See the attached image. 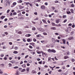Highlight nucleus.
<instances>
[{"label": "nucleus", "mask_w": 75, "mask_h": 75, "mask_svg": "<svg viewBox=\"0 0 75 75\" xmlns=\"http://www.w3.org/2000/svg\"><path fill=\"white\" fill-rule=\"evenodd\" d=\"M17 13H16L15 12V13H13V16H14V15H16Z\"/></svg>", "instance_id": "obj_34"}, {"label": "nucleus", "mask_w": 75, "mask_h": 75, "mask_svg": "<svg viewBox=\"0 0 75 75\" xmlns=\"http://www.w3.org/2000/svg\"><path fill=\"white\" fill-rule=\"evenodd\" d=\"M33 41H34V42H35V41H37V40H36L34 38L33 39Z\"/></svg>", "instance_id": "obj_30"}, {"label": "nucleus", "mask_w": 75, "mask_h": 75, "mask_svg": "<svg viewBox=\"0 0 75 75\" xmlns=\"http://www.w3.org/2000/svg\"><path fill=\"white\" fill-rule=\"evenodd\" d=\"M71 13H74L73 11H74V9H71Z\"/></svg>", "instance_id": "obj_19"}, {"label": "nucleus", "mask_w": 75, "mask_h": 75, "mask_svg": "<svg viewBox=\"0 0 75 75\" xmlns=\"http://www.w3.org/2000/svg\"><path fill=\"white\" fill-rule=\"evenodd\" d=\"M24 71H25V69H23L21 70V72H24Z\"/></svg>", "instance_id": "obj_15"}, {"label": "nucleus", "mask_w": 75, "mask_h": 75, "mask_svg": "<svg viewBox=\"0 0 75 75\" xmlns=\"http://www.w3.org/2000/svg\"><path fill=\"white\" fill-rule=\"evenodd\" d=\"M67 19L65 20L64 21V23H65V22H67Z\"/></svg>", "instance_id": "obj_57"}, {"label": "nucleus", "mask_w": 75, "mask_h": 75, "mask_svg": "<svg viewBox=\"0 0 75 75\" xmlns=\"http://www.w3.org/2000/svg\"><path fill=\"white\" fill-rule=\"evenodd\" d=\"M52 24L53 26H55V24L54 23H52Z\"/></svg>", "instance_id": "obj_18"}, {"label": "nucleus", "mask_w": 75, "mask_h": 75, "mask_svg": "<svg viewBox=\"0 0 75 75\" xmlns=\"http://www.w3.org/2000/svg\"><path fill=\"white\" fill-rule=\"evenodd\" d=\"M21 57H18V59H19V60H20V59H21Z\"/></svg>", "instance_id": "obj_44"}, {"label": "nucleus", "mask_w": 75, "mask_h": 75, "mask_svg": "<svg viewBox=\"0 0 75 75\" xmlns=\"http://www.w3.org/2000/svg\"><path fill=\"white\" fill-rule=\"evenodd\" d=\"M4 17H6L5 16H2L1 17V18H2V19H3V18H4Z\"/></svg>", "instance_id": "obj_24"}, {"label": "nucleus", "mask_w": 75, "mask_h": 75, "mask_svg": "<svg viewBox=\"0 0 75 75\" xmlns=\"http://www.w3.org/2000/svg\"><path fill=\"white\" fill-rule=\"evenodd\" d=\"M28 37H30L31 35H30V34H28Z\"/></svg>", "instance_id": "obj_58"}, {"label": "nucleus", "mask_w": 75, "mask_h": 75, "mask_svg": "<svg viewBox=\"0 0 75 75\" xmlns=\"http://www.w3.org/2000/svg\"><path fill=\"white\" fill-rule=\"evenodd\" d=\"M28 55H27L26 56H25V58H27V57H28Z\"/></svg>", "instance_id": "obj_54"}, {"label": "nucleus", "mask_w": 75, "mask_h": 75, "mask_svg": "<svg viewBox=\"0 0 75 75\" xmlns=\"http://www.w3.org/2000/svg\"><path fill=\"white\" fill-rule=\"evenodd\" d=\"M43 34L44 35H47V34L46 33H43Z\"/></svg>", "instance_id": "obj_29"}, {"label": "nucleus", "mask_w": 75, "mask_h": 75, "mask_svg": "<svg viewBox=\"0 0 75 75\" xmlns=\"http://www.w3.org/2000/svg\"><path fill=\"white\" fill-rule=\"evenodd\" d=\"M56 41L57 42H59V40H56Z\"/></svg>", "instance_id": "obj_40"}, {"label": "nucleus", "mask_w": 75, "mask_h": 75, "mask_svg": "<svg viewBox=\"0 0 75 75\" xmlns=\"http://www.w3.org/2000/svg\"><path fill=\"white\" fill-rule=\"evenodd\" d=\"M31 54H35V52H31Z\"/></svg>", "instance_id": "obj_27"}, {"label": "nucleus", "mask_w": 75, "mask_h": 75, "mask_svg": "<svg viewBox=\"0 0 75 75\" xmlns=\"http://www.w3.org/2000/svg\"><path fill=\"white\" fill-rule=\"evenodd\" d=\"M58 39H61V37H60L59 36H58Z\"/></svg>", "instance_id": "obj_61"}, {"label": "nucleus", "mask_w": 75, "mask_h": 75, "mask_svg": "<svg viewBox=\"0 0 75 75\" xmlns=\"http://www.w3.org/2000/svg\"><path fill=\"white\" fill-rule=\"evenodd\" d=\"M55 22L56 23H57V24H58V23H59V19H56Z\"/></svg>", "instance_id": "obj_5"}, {"label": "nucleus", "mask_w": 75, "mask_h": 75, "mask_svg": "<svg viewBox=\"0 0 75 75\" xmlns=\"http://www.w3.org/2000/svg\"><path fill=\"white\" fill-rule=\"evenodd\" d=\"M24 27L25 28H29V27H28L27 26H25Z\"/></svg>", "instance_id": "obj_50"}, {"label": "nucleus", "mask_w": 75, "mask_h": 75, "mask_svg": "<svg viewBox=\"0 0 75 75\" xmlns=\"http://www.w3.org/2000/svg\"><path fill=\"white\" fill-rule=\"evenodd\" d=\"M42 21H43V22H44V23H47V22H46V21H45V20L43 19L42 20Z\"/></svg>", "instance_id": "obj_25"}, {"label": "nucleus", "mask_w": 75, "mask_h": 75, "mask_svg": "<svg viewBox=\"0 0 75 75\" xmlns=\"http://www.w3.org/2000/svg\"><path fill=\"white\" fill-rule=\"evenodd\" d=\"M41 8L43 10L45 9V6H41Z\"/></svg>", "instance_id": "obj_8"}, {"label": "nucleus", "mask_w": 75, "mask_h": 75, "mask_svg": "<svg viewBox=\"0 0 75 75\" xmlns=\"http://www.w3.org/2000/svg\"><path fill=\"white\" fill-rule=\"evenodd\" d=\"M22 67L23 68H25V67H26V66L25 65V64H23L22 65Z\"/></svg>", "instance_id": "obj_17"}, {"label": "nucleus", "mask_w": 75, "mask_h": 75, "mask_svg": "<svg viewBox=\"0 0 75 75\" xmlns=\"http://www.w3.org/2000/svg\"><path fill=\"white\" fill-rule=\"evenodd\" d=\"M69 26H71L72 25V24L70 23L68 25Z\"/></svg>", "instance_id": "obj_51"}, {"label": "nucleus", "mask_w": 75, "mask_h": 75, "mask_svg": "<svg viewBox=\"0 0 75 75\" xmlns=\"http://www.w3.org/2000/svg\"><path fill=\"white\" fill-rule=\"evenodd\" d=\"M54 3H58V1H54Z\"/></svg>", "instance_id": "obj_47"}, {"label": "nucleus", "mask_w": 75, "mask_h": 75, "mask_svg": "<svg viewBox=\"0 0 75 75\" xmlns=\"http://www.w3.org/2000/svg\"><path fill=\"white\" fill-rule=\"evenodd\" d=\"M23 2V1L21 0H19L18 1V3H22Z\"/></svg>", "instance_id": "obj_6"}, {"label": "nucleus", "mask_w": 75, "mask_h": 75, "mask_svg": "<svg viewBox=\"0 0 75 75\" xmlns=\"http://www.w3.org/2000/svg\"><path fill=\"white\" fill-rule=\"evenodd\" d=\"M32 74H35V71L34 70H33L31 72Z\"/></svg>", "instance_id": "obj_13"}, {"label": "nucleus", "mask_w": 75, "mask_h": 75, "mask_svg": "<svg viewBox=\"0 0 75 75\" xmlns=\"http://www.w3.org/2000/svg\"><path fill=\"white\" fill-rule=\"evenodd\" d=\"M18 74H19L18 73V72L17 71L16 73V75H18Z\"/></svg>", "instance_id": "obj_35"}, {"label": "nucleus", "mask_w": 75, "mask_h": 75, "mask_svg": "<svg viewBox=\"0 0 75 75\" xmlns=\"http://www.w3.org/2000/svg\"><path fill=\"white\" fill-rule=\"evenodd\" d=\"M51 60V57H49L48 59V61H50Z\"/></svg>", "instance_id": "obj_45"}, {"label": "nucleus", "mask_w": 75, "mask_h": 75, "mask_svg": "<svg viewBox=\"0 0 75 75\" xmlns=\"http://www.w3.org/2000/svg\"><path fill=\"white\" fill-rule=\"evenodd\" d=\"M66 53L67 55H69V52H67Z\"/></svg>", "instance_id": "obj_36"}, {"label": "nucleus", "mask_w": 75, "mask_h": 75, "mask_svg": "<svg viewBox=\"0 0 75 75\" xmlns=\"http://www.w3.org/2000/svg\"><path fill=\"white\" fill-rule=\"evenodd\" d=\"M32 30H33V31H35V28H32Z\"/></svg>", "instance_id": "obj_37"}, {"label": "nucleus", "mask_w": 75, "mask_h": 75, "mask_svg": "<svg viewBox=\"0 0 75 75\" xmlns=\"http://www.w3.org/2000/svg\"><path fill=\"white\" fill-rule=\"evenodd\" d=\"M9 44L10 45H12V42H9Z\"/></svg>", "instance_id": "obj_59"}, {"label": "nucleus", "mask_w": 75, "mask_h": 75, "mask_svg": "<svg viewBox=\"0 0 75 75\" xmlns=\"http://www.w3.org/2000/svg\"><path fill=\"white\" fill-rule=\"evenodd\" d=\"M18 47H15V50H18Z\"/></svg>", "instance_id": "obj_32"}, {"label": "nucleus", "mask_w": 75, "mask_h": 75, "mask_svg": "<svg viewBox=\"0 0 75 75\" xmlns=\"http://www.w3.org/2000/svg\"><path fill=\"white\" fill-rule=\"evenodd\" d=\"M18 68V67L17 66H16V67H13V68L14 69H17V68Z\"/></svg>", "instance_id": "obj_26"}, {"label": "nucleus", "mask_w": 75, "mask_h": 75, "mask_svg": "<svg viewBox=\"0 0 75 75\" xmlns=\"http://www.w3.org/2000/svg\"><path fill=\"white\" fill-rule=\"evenodd\" d=\"M10 62L12 63V64H14L15 62L14 60H12L10 61Z\"/></svg>", "instance_id": "obj_11"}, {"label": "nucleus", "mask_w": 75, "mask_h": 75, "mask_svg": "<svg viewBox=\"0 0 75 75\" xmlns=\"http://www.w3.org/2000/svg\"><path fill=\"white\" fill-rule=\"evenodd\" d=\"M9 11H10V10L8 9L7 11V13H9Z\"/></svg>", "instance_id": "obj_42"}, {"label": "nucleus", "mask_w": 75, "mask_h": 75, "mask_svg": "<svg viewBox=\"0 0 75 75\" xmlns=\"http://www.w3.org/2000/svg\"><path fill=\"white\" fill-rule=\"evenodd\" d=\"M16 3L14 2L13 3V5L14 6H15V5H16Z\"/></svg>", "instance_id": "obj_49"}, {"label": "nucleus", "mask_w": 75, "mask_h": 75, "mask_svg": "<svg viewBox=\"0 0 75 75\" xmlns=\"http://www.w3.org/2000/svg\"><path fill=\"white\" fill-rule=\"evenodd\" d=\"M50 29L51 30H56V28H55V27H52V28H50Z\"/></svg>", "instance_id": "obj_12"}, {"label": "nucleus", "mask_w": 75, "mask_h": 75, "mask_svg": "<svg viewBox=\"0 0 75 75\" xmlns=\"http://www.w3.org/2000/svg\"><path fill=\"white\" fill-rule=\"evenodd\" d=\"M71 61L72 62H74L75 60V59H72Z\"/></svg>", "instance_id": "obj_38"}, {"label": "nucleus", "mask_w": 75, "mask_h": 75, "mask_svg": "<svg viewBox=\"0 0 75 75\" xmlns=\"http://www.w3.org/2000/svg\"><path fill=\"white\" fill-rule=\"evenodd\" d=\"M52 52H54V53H55L56 51L55 50H54V49H52Z\"/></svg>", "instance_id": "obj_7"}, {"label": "nucleus", "mask_w": 75, "mask_h": 75, "mask_svg": "<svg viewBox=\"0 0 75 75\" xmlns=\"http://www.w3.org/2000/svg\"><path fill=\"white\" fill-rule=\"evenodd\" d=\"M66 12L67 14H70V13H71V12L69 11H67Z\"/></svg>", "instance_id": "obj_20"}, {"label": "nucleus", "mask_w": 75, "mask_h": 75, "mask_svg": "<svg viewBox=\"0 0 75 75\" xmlns=\"http://www.w3.org/2000/svg\"><path fill=\"white\" fill-rule=\"evenodd\" d=\"M64 59H67V58H68V57L67 56H64Z\"/></svg>", "instance_id": "obj_22"}, {"label": "nucleus", "mask_w": 75, "mask_h": 75, "mask_svg": "<svg viewBox=\"0 0 75 75\" xmlns=\"http://www.w3.org/2000/svg\"><path fill=\"white\" fill-rule=\"evenodd\" d=\"M62 41L63 42V44H65V40L64 39H62Z\"/></svg>", "instance_id": "obj_16"}, {"label": "nucleus", "mask_w": 75, "mask_h": 75, "mask_svg": "<svg viewBox=\"0 0 75 75\" xmlns=\"http://www.w3.org/2000/svg\"><path fill=\"white\" fill-rule=\"evenodd\" d=\"M34 14H35V15H37V12H35L34 13Z\"/></svg>", "instance_id": "obj_43"}, {"label": "nucleus", "mask_w": 75, "mask_h": 75, "mask_svg": "<svg viewBox=\"0 0 75 75\" xmlns=\"http://www.w3.org/2000/svg\"><path fill=\"white\" fill-rule=\"evenodd\" d=\"M14 54H17L18 53V52L17 51H14Z\"/></svg>", "instance_id": "obj_41"}, {"label": "nucleus", "mask_w": 75, "mask_h": 75, "mask_svg": "<svg viewBox=\"0 0 75 75\" xmlns=\"http://www.w3.org/2000/svg\"><path fill=\"white\" fill-rule=\"evenodd\" d=\"M23 41H24V42H26V40H25V39H23Z\"/></svg>", "instance_id": "obj_56"}, {"label": "nucleus", "mask_w": 75, "mask_h": 75, "mask_svg": "<svg viewBox=\"0 0 75 75\" xmlns=\"http://www.w3.org/2000/svg\"><path fill=\"white\" fill-rule=\"evenodd\" d=\"M9 60H11V59H12V57H9Z\"/></svg>", "instance_id": "obj_60"}, {"label": "nucleus", "mask_w": 75, "mask_h": 75, "mask_svg": "<svg viewBox=\"0 0 75 75\" xmlns=\"http://www.w3.org/2000/svg\"><path fill=\"white\" fill-rule=\"evenodd\" d=\"M67 17V16L66 15H64L63 16V18H66Z\"/></svg>", "instance_id": "obj_28"}, {"label": "nucleus", "mask_w": 75, "mask_h": 75, "mask_svg": "<svg viewBox=\"0 0 75 75\" xmlns=\"http://www.w3.org/2000/svg\"><path fill=\"white\" fill-rule=\"evenodd\" d=\"M30 41H31V40L30 39H27V41L28 42H30Z\"/></svg>", "instance_id": "obj_23"}, {"label": "nucleus", "mask_w": 75, "mask_h": 75, "mask_svg": "<svg viewBox=\"0 0 75 75\" xmlns=\"http://www.w3.org/2000/svg\"><path fill=\"white\" fill-rule=\"evenodd\" d=\"M42 55H43V56H44V55H45V56H46V55H47V54L45 53H44V52H42Z\"/></svg>", "instance_id": "obj_10"}, {"label": "nucleus", "mask_w": 75, "mask_h": 75, "mask_svg": "<svg viewBox=\"0 0 75 75\" xmlns=\"http://www.w3.org/2000/svg\"><path fill=\"white\" fill-rule=\"evenodd\" d=\"M8 65L9 66V67H12V64L11 63H9L8 64Z\"/></svg>", "instance_id": "obj_14"}, {"label": "nucleus", "mask_w": 75, "mask_h": 75, "mask_svg": "<svg viewBox=\"0 0 75 75\" xmlns=\"http://www.w3.org/2000/svg\"><path fill=\"white\" fill-rule=\"evenodd\" d=\"M52 50H51L49 49L48 50V51L49 52H52Z\"/></svg>", "instance_id": "obj_21"}, {"label": "nucleus", "mask_w": 75, "mask_h": 75, "mask_svg": "<svg viewBox=\"0 0 75 75\" xmlns=\"http://www.w3.org/2000/svg\"><path fill=\"white\" fill-rule=\"evenodd\" d=\"M52 40L53 43H55V42H56V40H55L54 38H52Z\"/></svg>", "instance_id": "obj_1"}, {"label": "nucleus", "mask_w": 75, "mask_h": 75, "mask_svg": "<svg viewBox=\"0 0 75 75\" xmlns=\"http://www.w3.org/2000/svg\"><path fill=\"white\" fill-rule=\"evenodd\" d=\"M29 48H31V49H32V48H33V47L31 45H30L29 46Z\"/></svg>", "instance_id": "obj_33"}, {"label": "nucleus", "mask_w": 75, "mask_h": 75, "mask_svg": "<svg viewBox=\"0 0 75 75\" xmlns=\"http://www.w3.org/2000/svg\"><path fill=\"white\" fill-rule=\"evenodd\" d=\"M44 41H45L44 40H42V41H41V42L42 43H43L44 42Z\"/></svg>", "instance_id": "obj_55"}, {"label": "nucleus", "mask_w": 75, "mask_h": 75, "mask_svg": "<svg viewBox=\"0 0 75 75\" xmlns=\"http://www.w3.org/2000/svg\"><path fill=\"white\" fill-rule=\"evenodd\" d=\"M52 9H53V10H54L55 9V7H52Z\"/></svg>", "instance_id": "obj_62"}, {"label": "nucleus", "mask_w": 75, "mask_h": 75, "mask_svg": "<svg viewBox=\"0 0 75 75\" xmlns=\"http://www.w3.org/2000/svg\"><path fill=\"white\" fill-rule=\"evenodd\" d=\"M26 71H27V73H28L29 72V70H30V68H29V67H28L27 69H26Z\"/></svg>", "instance_id": "obj_4"}, {"label": "nucleus", "mask_w": 75, "mask_h": 75, "mask_svg": "<svg viewBox=\"0 0 75 75\" xmlns=\"http://www.w3.org/2000/svg\"><path fill=\"white\" fill-rule=\"evenodd\" d=\"M29 63H31L32 62V61L31 60H29Z\"/></svg>", "instance_id": "obj_48"}, {"label": "nucleus", "mask_w": 75, "mask_h": 75, "mask_svg": "<svg viewBox=\"0 0 75 75\" xmlns=\"http://www.w3.org/2000/svg\"><path fill=\"white\" fill-rule=\"evenodd\" d=\"M72 27L73 28H74V27H75V25H73L72 26Z\"/></svg>", "instance_id": "obj_53"}, {"label": "nucleus", "mask_w": 75, "mask_h": 75, "mask_svg": "<svg viewBox=\"0 0 75 75\" xmlns=\"http://www.w3.org/2000/svg\"><path fill=\"white\" fill-rule=\"evenodd\" d=\"M30 3L28 2H25L24 3V4H25V5H26V6H28V4H30Z\"/></svg>", "instance_id": "obj_3"}, {"label": "nucleus", "mask_w": 75, "mask_h": 75, "mask_svg": "<svg viewBox=\"0 0 75 75\" xmlns=\"http://www.w3.org/2000/svg\"><path fill=\"white\" fill-rule=\"evenodd\" d=\"M71 33V35H73V34H74V32H72Z\"/></svg>", "instance_id": "obj_52"}, {"label": "nucleus", "mask_w": 75, "mask_h": 75, "mask_svg": "<svg viewBox=\"0 0 75 75\" xmlns=\"http://www.w3.org/2000/svg\"><path fill=\"white\" fill-rule=\"evenodd\" d=\"M55 34L56 35H59V34L58 33H55Z\"/></svg>", "instance_id": "obj_46"}, {"label": "nucleus", "mask_w": 75, "mask_h": 75, "mask_svg": "<svg viewBox=\"0 0 75 75\" xmlns=\"http://www.w3.org/2000/svg\"><path fill=\"white\" fill-rule=\"evenodd\" d=\"M4 28H7V25H5L4 27Z\"/></svg>", "instance_id": "obj_64"}, {"label": "nucleus", "mask_w": 75, "mask_h": 75, "mask_svg": "<svg viewBox=\"0 0 75 75\" xmlns=\"http://www.w3.org/2000/svg\"><path fill=\"white\" fill-rule=\"evenodd\" d=\"M4 21H7V18H5L4 19Z\"/></svg>", "instance_id": "obj_63"}, {"label": "nucleus", "mask_w": 75, "mask_h": 75, "mask_svg": "<svg viewBox=\"0 0 75 75\" xmlns=\"http://www.w3.org/2000/svg\"><path fill=\"white\" fill-rule=\"evenodd\" d=\"M2 73H3V71H1V69H0V74H2Z\"/></svg>", "instance_id": "obj_39"}, {"label": "nucleus", "mask_w": 75, "mask_h": 75, "mask_svg": "<svg viewBox=\"0 0 75 75\" xmlns=\"http://www.w3.org/2000/svg\"><path fill=\"white\" fill-rule=\"evenodd\" d=\"M30 45H32L33 46H34V45L35 44V43L33 42H32L30 43Z\"/></svg>", "instance_id": "obj_9"}, {"label": "nucleus", "mask_w": 75, "mask_h": 75, "mask_svg": "<svg viewBox=\"0 0 75 75\" xmlns=\"http://www.w3.org/2000/svg\"><path fill=\"white\" fill-rule=\"evenodd\" d=\"M18 34H22V33L21 31H19L18 33Z\"/></svg>", "instance_id": "obj_31"}, {"label": "nucleus", "mask_w": 75, "mask_h": 75, "mask_svg": "<svg viewBox=\"0 0 75 75\" xmlns=\"http://www.w3.org/2000/svg\"><path fill=\"white\" fill-rule=\"evenodd\" d=\"M68 40H74V37H70L68 38Z\"/></svg>", "instance_id": "obj_2"}]
</instances>
